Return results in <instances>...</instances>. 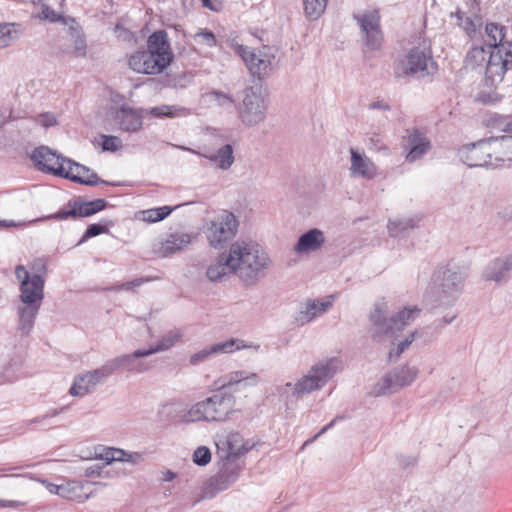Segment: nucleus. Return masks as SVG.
<instances>
[{"mask_svg":"<svg viewBox=\"0 0 512 512\" xmlns=\"http://www.w3.org/2000/svg\"><path fill=\"white\" fill-rule=\"evenodd\" d=\"M23 504L24 502L16 500H0V507H19Z\"/></svg>","mask_w":512,"mask_h":512,"instance_id":"nucleus-61","label":"nucleus"},{"mask_svg":"<svg viewBox=\"0 0 512 512\" xmlns=\"http://www.w3.org/2000/svg\"><path fill=\"white\" fill-rule=\"evenodd\" d=\"M404 139L405 158L408 162L421 159L430 149L431 145L425 134L417 129H406Z\"/></svg>","mask_w":512,"mask_h":512,"instance_id":"nucleus-19","label":"nucleus"},{"mask_svg":"<svg viewBox=\"0 0 512 512\" xmlns=\"http://www.w3.org/2000/svg\"><path fill=\"white\" fill-rule=\"evenodd\" d=\"M272 259L257 242L238 239L211 261L206 276L211 282H220L229 275L244 286H255L272 268Z\"/></svg>","mask_w":512,"mask_h":512,"instance_id":"nucleus-1","label":"nucleus"},{"mask_svg":"<svg viewBox=\"0 0 512 512\" xmlns=\"http://www.w3.org/2000/svg\"><path fill=\"white\" fill-rule=\"evenodd\" d=\"M416 334L417 331L410 332L404 337L403 340H400L397 343L396 348L390 351V357L395 356L396 358H398L411 345V343L415 339Z\"/></svg>","mask_w":512,"mask_h":512,"instance_id":"nucleus-45","label":"nucleus"},{"mask_svg":"<svg viewBox=\"0 0 512 512\" xmlns=\"http://www.w3.org/2000/svg\"><path fill=\"white\" fill-rule=\"evenodd\" d=\"M106 231H107V227L102 224H97V223L91 224L87 227V229H86L84 235L82 236V238L80 239L78 245L83 243L87 239L96 237L102 233H105Z\"/></svg>","mask_w":512,"mask_h":512,"instance_id":"nucleus-48","label":"nucleus"},{"mask_svg":"<svg viewBox=\"0 0 512 512\" xmlns=\"http://www.w3.org/2000/svg\"><path fill=\"white\" fill-rule=\"evenodd\" d=\"M333 303V296H329L320 300H309L301 308L298 315L295 317V321L298 325H305L311 322L316 317L324 314Z\"/></svg>","mask_w":512,"mask_h":512,"instance_id":"nucleus-25","label":"nucleus"},{"mask_svg":"<svg viewBox=\"0 0 512 512\" xmlns=\"http://www.w3.org/2000/svg\"><path fill=\"white\" fill-rule=\"evenodd\" d=\"M436 70V64L429 50L421 47H415L410 50L406 58L395 66V75L405 77L414 75L424 77Z\"/></svg>","mask_w":512,"mask_h":512,"instance_id":"nucleus-12","label":"nucleus"},{"mask_svg":"<svg viewBox=\"0 0 512 512\" xmlns=\"http://www.w3.org/2000/svg\"><path fill=\"white\" fill-rule=\"evenodd\" d=\"M120 450V448L102 447L99 449V452L96 453V458L105 461L106 465L112 462H119Z\"/></svg>","mask_w":512,"mask_h":512,"instance_id":"nucleus-43","label":"nucleus"},{"mask_svg":"<svg viewBox=\"0 0 512 512\" xmlns=\"http://www.w3.org/2000/svg\"><path fill=\"white\" fill-rule=\"evenodd\" d=\"M354 18L366 38V45L371 50L378 49L382 43V33L379 26L380 17L377 11H368L355 15Z\"/></svg>","mask_w":512,"mask_h":512,"instance_id":"nucleus-17","label":"nucleus"},{"mask_svg":"<svg viewBox=\"0 0 512 512\" xmlns=\"http://www.w3.org/2000/svg\"><path fill=\"white\" fill-rule=\"evenodd\" d=\"M259 381L256 373H249L247 371H235L224 377L221 388L232 386L235 384L245 383L249 386H255Z\"/></svg>","mask_w":512,"mask_h":512,"instance_id":"nucleus-35","label":"nucleus"},{"mask_svg":"<svg viewBox=\"0 0 512 512\" xmlns=\"http://www.w3.org/2000/svg\"><path fill=\"white\" fill-rule=\"evenodd\" d=\"M179 148L207 158L210 162H212L217 168L221 170H228L234 163V150L232 145L230 144H225L219 149H217L215 152L209 153L196 152L193 149L186 148L183 146H179Z\"/></svg>","mask_w":512,"mask_h":512,"instance_id":"nucleus-26","label":"nucleus"},{"mask_svg":"<svg viewBox=\"0 0 512 512\" xmlns=\"http://www.w3.org/2000/svg\"><path fill=\"white\" fill-rule=\"evenodd\" d=\"M325 243L324 233L313 228L303 233L294 246V251L299 254H305L317 251Z\"/></svg>","mask_w":512,"mask_h":512,"instance_id":"nucleus-27","label":"nucleus"},{"mask_svg":"<svg viewBox=\"0 0 512 512\" xmlns=\"http://www.w3.org/2000/svg\"><path fill=\"white\" fill-rule=\"evenodd\" d=\"M236 51L253 76L261 78L273 70L277 53L276 48L263 46L256 51L248 46L238 45Z\"/></svg>","mask_w":512,"mask_h":512,"instance_id":"nucleus-11","label":"nucleus"},{"mask_svg":"<svg viewBox=\"0 0 512 512\" xmlns=\"http://www.w3.org/2000/svg\"><path fill=\"white\" fill-rule=\"evenodd\" d=\"M241 346L238 344V340L230 339L225 342L216 343L210 346L209 348H204L190 357V363L192 365H197L200 362L204 361L210 355L219 354V353H232L236 350H239Z\"/></svg>","mask_w":512,"mask_h":512,"instance_id":"nucleus-29","label":"nucleus"},{"mask_svg":"<svg viewBox=\"0 0 512 512\" xmlns=\"http://www.w3.org/2000/svg\"><path fill=\"white\" fill-rule=\"evenodd\" d=\"M114 33L116 37L122 41H131L133 38L132 33L123 27L120 23L116 24L114 28Z\"/></svg>","mask_w":512,"mask_h":512,"instance_id":"nucleus-54","label":"nucleus"},{"mask_svg":"<svg viewBox=\"0 0 512 512\" xmlns=\"http://www.w3.org/2000/svg\"><path fill=\"white\" fill-rule=\"evenodd\" d=\"M212 458L211 451L206 446L197 447L192 456L193 462L198 466H206Z\"/></svg>","mask_w":512,"mask_h":512,"instance_id":"nucleus-44","label":"nucleus"},{"mask_svg":"<svg viewBox=\"0 0 512 512\" xmlns=\"http://www.w3.org/2000/svg\"><path fill=\"white\" fill-rule=\"evenodd\" d=\"M254 444L244 441L243 437L237 433L232 432L216 442L217 452L216 456L219 460H234L250 451Z\"/></svg>","mask_w":512,"mask_h":512,"instance_id":"nucleus-15","label":"nucleus"},{"mask_svg":"<svg viewBox=\"0 0 512 512\" xmlns=\"http://www.w3.org/2000/svg\"><path fill=\"white\" fill-rule=\"evenodd\" d=\"M143 460V455L140 452H128L123 449L120 450L119 462H125L131 465H139Z\"/></svg>","mask_w":512,"mask_h":512,"instance_id":"nucleus-47","label":"nucleus"},{"mask_svg":"<svg viewBox=\"0 0 512 512\" xmlns=\"http://www.w3.org/2000/svg\"><path fill=\"white\" fill-rule=\"evenodd\" d=\"M182 337V332L178 329L171 330L165 335L161 337V339L155 344L151 346L149 349H139L136 353L137 356H150L157 352H162L168 350L172 347L176 342H178Z\"/></svg>","mask_w":512,"mask_h":512,"instance_id":"nucleus-32","label":"nucleus"},{"mask_svg":"<svg viewBox=\"0 0 512 512\" xmlns=\"http://www.w3.org/2000/svg\"><path fill=\"white\" fill-rule=\"evenodd\" d=\"M15 277L19 282V304L17 306L18 329L22 335H29L44 299L45 279L40 275L30 277L24 265L15 267Z\"/></svg>","mask_w":512,"mask_h":512,"instance_id":"nucleus-3","label":"nucleus"},{"mask_svg":"<svg viewBox=\"0 0 512 512\" xmlns=\"http://www.w3.org/2000/svg\"><path fill=\"white\" fill-rule=\"evenodd\" d=\"M137 352L138 350L134 351L132 354H125L116 357L115 359H123V361L117 367V370H119L120 368H125L128 371L143 372L146 368L143 367L142 364L135 362L136 358L141 357L136 355Z\"/></svg>","mask_w":512,"mask_h":512,"instance_id":"nucleus-42","label":"nucleus"},{"mask_svg":"<svg viewBox=\"0 0 512 512\" xmlns=\"http://www.w3.org/2000/svg\"><path fill=\"white\" fill-rule=\"evenodd\" d=\"M419 370L416 367L401 366L381 378L373 387L372 394L376 397L398 392L411 385L417 378Z\"/></svg>","mask_w":512,"mask_h":512,"instance_id":"nucleus-14","label":"nucleus"},{"mask_svg":"<svg viewBox=\"0 0 512 512\" xmlns=\"http://www.w3.org/2000/svg\"><path fill=\"white\" fill-rule=\"evenodd\" d=\"M235 397L231 393L219 390L212 396L193 405L184 416L187 422L224 421L233 411Z\"/></svg>","mask_w":512,"mask_h":512,"instance_id":"nucleus-7","label":"nucleus"},{"mask_svg":"<svg viewBox=\"0 0 512 512\" xmlns=\"http://www.w3.org/2000/svg\"><path fill=\"white\" fill-rule=\"evenodd\" d=\"M504 27L488 23L485 31L490 39L487 46H475L466 56V67L484 72L485 86L488 91L475 94V100L491 104L498 100L494 89L503 81L505 73L512 68V43L504 41Z\"/></svg>","mask_w":512,"mask_h":512,"instance_id":"nucleus-2","label":"nucleus"},{"mask_svg":"<svg viewBox=\"0 0 512 512\" xmlns=\"http://www.w3.org/2000/svg\"><path fill=\"white\" fill-rule=\"evenodd\" d=\"M88 484L90 483H82L78 481L65 482L62 484V488L60 489V497L83 503L88 500L91 495V492L87 493L85 491V486Z\"/></svg>","mask_w":512,"mask_h":512,"instance_id":"nucleus-31","label":"nucleus"},{"mask_svg":"<svg viewBox=\"0 0 512 512\" xmlns=\"http://www.w3.org/2000/svg\"><path fill=\"white\" fill-rule=\"evenodd\" d=\"M190 242L189 236L182 235H171L163 244H162V253L163 256H168L177 251H180L184 246H186Z\"/></svg>","mask_w":512,"mask_h":512,"instance_id":"nucleus-39","label":"nucleus"},{"mask_svg":"<svg viewBox=\"0 0 512 512\" xmlns=\"http://www.w3.org/2000/svg\"><path fill=\"white\" fill-rule=\"evenodd\" d=\"M421 310L414 307L404 308L395 316L387 318L388 306L385 302H377L369 315L370 336L378 342L390 341L395 344L398 340V333L406 326L415 321Z\"/></svg>","mask_w":512,"mask_h":512,"instance_id":"nucleus-4","label":"nucleus"},{"mask_svg":"<svg viewBox=\"0 0 512 512\" xmlns=\"http://www.w3.org/2000/svg\"><path fill=\"white\" fill-rule=\"evenodd\" d=\"M266 105L259 85L247 87L243 91L239 106V117L248 126L256 125L265 119Z\"/></svg>","mask_w":512,"mask_h":512,"instance_id":"nucleus-13","label":"nucleus"},{"mask_svg":"<svg viewBox=\"0 0 512 512\" xmlns=\"http://www.w3.org/2000/svg\"><path fill=\"white\" fill-rule=\"evenodd\" d=\"M122 361L123 359H110L99 368L76 375L69 389V394L74 397H84L92 393L117 371V367Z\"/></svg>","mask_w":512,"mask_h":512,"instance_id":"nucleus-10","label":"nucleus"},{"mask_svg":"<svg viewBox=\"0 0 512 512\" xmlns=\"http://www.w3.org/2000/svg\"><path fill=\"white\" fill-rule=\"evenodd\" d=\"M172 58L167 33L159 30L149 36L146 50L137 51L130 56L129 66L137 73L154 75L161 73Z\"/></svg>","mask_w":512,"mask_h":512,"instance_id":"nucleus-5","label":"nucleus"},{"mask_svg":"<svg viewBox=\"0 0 512 512\" xmlns=\"http://www.w3.org/2000/svg\"><path fill=\"white\" fill-rule=\"evenodd\" d=\"M35 120L44 128H49L57 124L56 116L49 112L38 115Z\"/></svg>","mask_w":512,"mask_h":512,"instance_id":"nucleus-52","label":"nucleus"},{"mask_svg":"<svg viewBox=\"0 0 512 512\" xmlns=\"http://www.w3.org/2000/svg\"><path fill=\"white\" fill-rule=\"evenodd\" d=\"M67 159L46 146L36 148L31 154V160L38 170L57 176H59L60 167H65Z\"/></svg>","mask_w":512,"mask_h":512,"instance_id":"nucleus-21","label":"nucleus"},{"mask_svg":"<svg viewBox=\"0 0 512 512\" xmlns=\"http://www.w3.org/2000/svg\"><path fill=\"white\" fill-rule=\"evenodd\" d=\"M468 268L448 265L437 270L432 278L431 293L439 306H452L462 293Z\"/></svg>","mask_w":512,"mask_h":512,"instance_id":"nucleus-6","label":"nucleus"},{"mask_svg":"<svg viewBox=\"0 0 512 512\" xmlns=\"http://www.w3.org/2000/svg\"><path fill=\"white\" fill-rule=\"evenodd\" d=\"M101 469H102V467H99V466L88 467L85 470V476H87V477L100 476L101 475Z\"/></svg>","mask_w":512,"mask_h":512,"instance_id":"nucleus-58","label":"nucleus"},{"mask_svg":"<svg viewBox=\"0 0 512 512\" xmlns=\"http://www.w3.org/2000/svg\"><path fill=\"white\" fill-rule=\"evenodd\" d=\"M369 109H382V110H390V106L383 101H376L369 104Z\"/></svg>","mask_w":512,"mask_h":512,"instance_id":"nucleus-60","label":"nucleus"},{"mask_svg":"<svg viewBox=\"0 0 512 512\" xmlns=\"http://www.w3.org/2000/svg\"><path fill=\"white\" fill-rule=\"evenodd\" d=\"M186 109L179 105H160L156 107H152L150 109L145 110V112L155 118H175L179 116H183L185 114Z\"/></svg>","mask_w":512,"mask_h":512,"instance_id":"nucleus-36","label":"nucleus"},{"mask_svg":"<svg viewBox=\"0 0 512 512\" xmlns=\"http://www.w3.org/2000/svg\"><path fill=\"white\" fill-rule=\"evenodd\" d=\"M143 109H135L126 104L121 105L112 112L115 125L122 132H137L143 125Z\"/></svg>","mask_w":512,"mask_h":512,"instance_id":"nucleus-20","label":"nucleus"},{"mask_svg":"<svg viewBox=\"0 0 512 512\" xmlns=\"http://www.w3.org/2000/svg\"><path fill=\"white\" fill-rule=\"evenodd\" d=\"M63 410H64V408H62L61 410H56V409H54V410L51 412V414H46V415H44V416H42V417H40V418H34V419H32V420L30 421V423H38V422H40L41 420H44V419H46V418H48V417H55V416H57L60 412H62Z\"/></svg>","mask_w":512,"mask_h":512,"instance_id":"nucleus-62","label":"nucleus"},{"mask_svg":"<svg viewBox=\"0 0 512 512\" xmlns=\"http://www.w3.org/2000/svg\"><path fill=\"white\" fill-rule=\"evenodd\" d=\"M31 271L33 272L32 274L30 273V277H34L35 275H40L44 278L43 274H45L46 272V263L43 259H36L33 261L32 265H31Z\"/></svg>","mask_w":512,"mask_h":512,"instance_id":"nucleus-53","label":"nucleus"},{"mask_svg":"<svg viewBox=\"0 0 512 512\" xmlns=\"http://www.w3.org/2000/svg\"><path fill=\"white\" fill-rule=\"evenodd\" d=\"M487 139L463 146L459 149L460 159L469 167H492Z\"/></svg>","mask_w":512,"mask_h":512,"instance_id":"nucleus-16","label":"nucleus"},{"mask_svg":"<svg viewBox=\"0 0 512 512\" xmlns=\"http://www.w3.org/2000/svg\"><path fill=\"white\" fill-rule=\"evenodd\" d=\"M35 9L38 11L36 17L49 21L51 23L60 22L64 25L74 23V19L70 17H64L57 14L52 8H50L43 0H37L33 2Z\"/></svg>","mask_w":512,"mask_h":512,"instance_id":"nucleus-34","label":"nucleus"},{"mask_svg":"<svg viewBox=\"0 0 512 512\" xmlns=\"http://www.w3.org/2000/svg\"><path fill=\"white\" fill-rule=\"evenodd\" d=\"M19 24L1 23L0 24V49H4L14 43L21 35L18 29Z\"/></svg>","mask_w":512,"mask_h":512,"instance_id":"nucleus-37","label":"nucleus"},{"mask_svg":"<svg viewBox=\"0 0 512 512\" xmlns=\"http://www.w3.org/2000/svg\"><path fill=\"white\" fill-rule=\"evenodd\" d=\"M487 142L490 147L492 167L512 161V136L491 137L487 139Z\"/></svg>","mask_w":512,"mask_h":512,"instance_id":"nucleus-24","label":"nucleus"},{"mask_svg":"<svg viewBox=\"0 0 512 512\" xmlns=\"http://www.w3.org/2000/svg\"><path fill=\"white\" fill-rule=\"evenodd\" d=\"M176 478V474L171 471V470H167L163 473V481H172Z\"/></svg>","mask_w":512,"mask_h":512,"instance_id":"nucleus-64","label":"nucleus"},{"mask_svg":"<svg viewBox=\"0 0 512 512\" xmlns=\"http://www.w3.org/2000/svg\"><path fill=\"white\" fill-rule=\"evenodd\" d=\"M294 384L287 382L284 385L277 387V392L281 397H284L285 399H288L290 396H292V389Z\"/></svg>","mask_w":512,"mask_h":512,"instance_id":"nucleus-56","label":"nucleus"},{"mask_svg":"<svg viewBox=\"0 0 512 512\" xmlns=\"http://www.w3.org/2000/svg\"><path fill=\"white\" fill-rule=\"evenodd\" d=\"M212 95L219 106H222L227 109L234 107V99L232 98L231 95L220 91H214Z\"/></svg>","mask_w":512,"mask_h":512,"instance_id":"nucleus-50","label":"nucleus"},{"mask_svg":"<svg viewBox=\"0 0 512 512\" xmlns=\"http://www.w3.org/2000/svg\"><path fill=\"white\" fill-rule=\"evenodd\" d=\"M149 279L145 278H136L132 281L122 283L121 285L117 286L115 290H132L136 287H140L143 283L147 282Z\"/></svg>","mask_w":512,"mask_h":512,"instance_id":"nucleus-55","label":"nucleus"},{"mask_svg":"<svg viewBox=\"0 0 512 512\" xmlns=\"http://www.w3.org/2000/svg\"><path fill=\"white\" fill-rule=\"evenodd\" d=\"M69 36L72 42L73 51L78 56H84L86 51V42L82 30L76 25V22L69 23Z\"/></svg>","mask_w":512,"mask_h":512,"instance_id":"nucleus-38","label":"nucleus"},{"mask_svg":"<svg viewBox=\"0 0 512 512\" xmlns=\"http://www.w3.org/2000/svg\"><path fill=\"white\" fill-rule=\"evenodd\" d=\"M238 226L236 216L227 210L221 211V213L207 221L204 234L210 247L214 249L223 248L236 236Z\"/></svg>","mask_w":512,"mask_h":512,"instance_id":"nucleus-9","label":"nucleus"},{"mask_svg":"<svg viewBox=\"0 0 512 512\" xmlns=\"http://www.w3.org/2000/svg\"><path fill=\"white\" fill-rule=\"evenodd\" d=\"M418 222L419 218L417 217L390 219L387 224V229L391 237H404L417 227Z\"/></svg>","mask_w":512,"mask_h":512,"instance_id":"nucleus-33","label":"nucleus"},{"mask_svg":"<svg viewBox=\"0 0 512 512\" xmlns=\"http://www.w3.org/2000/svg\"><path fill=\"white\" fill-rule=\"evenodd\" d=\"M194 38L197 43L206 45L207 47H214L216 45L215 35L209 30L196 33Z\"/></svg>","mask_w":512,"mask_h":512,"instance_id":"nucleus-49","label":"nucleus"},{"mask_svg":"<svg viewBox=\"0 0 512 512\" xmlns=\"http://www.w3.org/2000/svg\"><path fill=\"white\" fill-rule=\"evenodd\" d=\"M335 422H336V419L332 420L329 424H327L326 426H324V427L319 431V433H318V434H316V435L314 436V438H313V439L306 441V442L304 443V445H303V446H306L308 443L312 442V441H313L314 439H316L318 436H320V435L324 434L328 429H330V428L334 425V423H335Z\"/></svg>","mask_w":512,"mask_h":512,"instance_id":"nucleus-63","label":"nucleus"},{"mask_svg":"<svg viewBox=\"0 0 512 512\" xmlns=\"http://www.w3.org/2000/svg\"><path fill=\"white\" fill-rule=\"evenodd\" d=\"M177 207L178 206H175V207L162 206V207L144 210V211H142V215H143L142 219L144 221L150 222V223L159 222V221L165 219L167 216H169L171 214V212Z\"/></svg>","mask_w":512,"mask_h":512,"instance_id":"nucleus-41","label":"nucleus"},{"mask_svg":"<svg viewBox=\"0 0 512 512\" xmlns=\"http://www.w3.org/2000/svg\"><path fill=\"white\" fill-rule=\"evenodd\" d=\"M351 174L363 178L372 179L375 176V166L373 162L362 156L356 150L351 149Z\"/></svg>","mask_w":512,"mask_h":512,"instance_id":"nucleus-30","label":"nucleus"},{"mask_svg":"<svg viewBox=\"0 0 512 512\" xmlns=\"http://www.w3.org/2000/svg\"><path fill=\"white\" fill-rule=\"evenodd\" d=\"M482 278L485 281H492L496 284H503L510 279V271L503 257L491 260L482 271Z\"/></svg>","mask_w":512,"mask_h":512,"instance_id":"nucleus-28","label":"nucleus"},{"mask_svg":"<svg viewBox=\"0 0 512 512\" xmlns=\"http://www.w3.org/2000/svg\"><path fill=\"white\" fill-rule=\"evenodd\" d=\"M105 207L106 201L103 199H96L89 202L74 200L70 201L66 208L59 210L52 217L58 220L88 217L103 210Z\"/></svg>","mask_w":512,"mask_h":512,"instance_id":"nucleus-18","label":"nucleus"},{"mask_svg":"<svg viewBox=\"0 0 512 512\" xmlns=\"http://www.w3.org/2000/svg\"><path fill=\"white\" fill-rule=\"evenodd\" d=\"M343 369V362L338 357L323 359L315 363L307 374L302 376L293 386L292 397H302L324 387L327 382Z\"/></svg>","mask_w":512,"mask_h":512,"instance_id":"nucleus-8","label":"nucleus"},{"mask_svg":"<svg viewBox=\"0 0 512 512\" xmlns=\"http://www.w3.org/2000/svg\"><path fill=\"white\" fill-rule=\"evenodd\" d=\"M219 471L210 478V486L216 491H223L235 483L239 477L240 467L234 460H219Z\"/></svg>","mask_w":512,"mask_h":512,"instance_id":"nucleus-23","label":"nucleus"},{"mask_svg":"<svg viewBox=\"0 0 512 512\" xmlns=\"http://www.w3.org/2000/svg\"><path fill=\"white\" fill-rule=\"evenodd\" d=\"M204 7L216 11L220 5V0H201Z\"/></svg>","mask_w":512,"mask_h":512,"instance_id":"nucleus-59","label":"nucleus"},{"mask_svg":"<svg viewBox=\"0 0 512 512\" xmlns=\"http://www.w3.org/2000/svg\"><path fill=\"white\" fill-rule=\"evenodd\" d=\"M43 484H45L46 486V489L51 493V494H56L58 496H60V489L62 488V484H53V483H48L46 481H42Z\"/></svg>","mask_w":512,"mask_h":512,"instance_id":"nucleus-57","label":"nucleus"},{"mask_svg":"<svg viewBox=\"0 0 512 512\" xmlns=\"http://www.w3.org/2000/svg\"><path fill=\"white\" fill-rule=\"evenodd\" d=\"M328 0H303L304 13L310 20H317L324 13Z\"/></svg>","mask_w":512,"mask_h":512,"instance_id":"nucleus-40","label":"nucleus"},{"mask_svg":"<svg viewBox=\"0 0 512 512\" xmlns=\"http://www.w3.org/2000/svg\"><path fill=\"white\" fill-rule=\"evenodd\" d=\"M368 148L371 151L383 152L385 155L389 154V149L379 137H371L368 140Z\"/></svg>","mask_w":512,"mask_h":512,"instance_id":"nucleus-51","label":"nucleus"},{"mask_svg":"<svg viewBox=\"0 0 512 512\" xmlns=\"http://www.w3.org/2000/svg\"><path fill=\"white\" fill-rule=\"evenodd\" d=\"M101 138L104 151L115 152L122 148V140L118 136L101 135Z\"/></svg>","mask_w":512,"mask_h":512,"instance_id":"nucleus-46","label":"nucleus"},{"mask_svg":"<svg viewBox=\"0 0 512 512\" xmlns=\"http://www.w3.org/2000/svg\"><path fill=\"white\" fill-rule=\"evenodd\" d=\"M59 176L89 186H94L99 182L107 184V182L100 180L94 171L69 158L65 167H60Z\"/></svg>","mask_w":512,"mask_h":512,"instance_id":"nucleus-22","label":"nucleus"}]
</instances>
